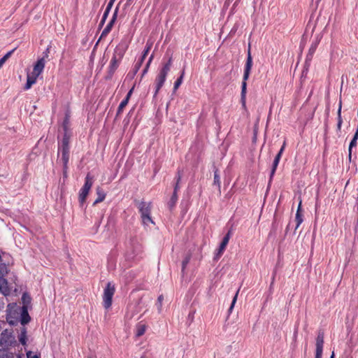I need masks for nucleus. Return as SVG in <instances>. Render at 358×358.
<instances>
[{
  "label": "nucleus",
  "mask_w": 358,
  "mask_h": 358,
  "mask_svg": "<svg viewBox=\"0 0 358 358\" xmlns=\"http://www.w3.org/2000/svg\"><path fill=\"white\" fill-rule=\"evenodd\" d=\"M45 59L41 58L37 61L34 64L31 72L27 73V83L24 87L25 90H29L31 86L36 83L38 77L43 72L45 67Z\"/></svg>",
  "instance_id": "obj_1"
},
{
  "label": "nucleus",
  "mask_w": 358,
  "mask_h": 358,
  "mask_svg": "<svg viewBox=\"0 0 358 358\" xmlns=\"http://www.w3.org/2000/svg\"><path fill=\"white\" fill-rule=\"evenodd\" d=\"M171 66V58L169 59V62L164 64L162 69H161L159 73L158 74L156 78V93L159 92L160 88L163 86L166 76L170 71Z\"/></svg>",
  "instance_id": "obj_2"
},
{
  "label": "nucleus",
  "mask_w": 358,
  "mask_h": 358,
  "mask_svg": "<svg viewBox=\"0 0 358 358\" xmlns=\"http://www.w3.org/2000/svg\"><path fill=\"white\" fill-rule=\"evenodd\" d=\"M92 184L93 178L90 174H87L85 178V182L79 193V201L81 204L85 202Z\"/></svg>",
  "instance_id": "obj_3"
},
{
  "label": "nucleus",
  "mask_w": 358,
  "mask_h": 358,
  "mask_svg": "<svg viewBox=\"0 0 358 358\" xmlns=\"http://www.w3.org/2000/svg\"><path fill=\"white\" fill-rule=\"evenodd\" d=\"M114 294L115 287L110 282H108L104 289L103 295V304L106 309H108L111 306Z\"/></svg>",
  "instance_id": "obj_4"
},
{
  "label": "nucleus",
  "mask_w": 358,
  "mask_h": 358,
  "mask_svg": "<svg viewBox=\"0 0 358 358\" xmlns=\"http://www.w3.org/2000/svg\"><path fill=\"white\" fill-rule=\"evenodd\" d=\"M14 341V337L12 334L7 330L1 334L0 345L3 348H8L12 345Z\"/></svg>",
  "instance_id": "obj_5"
},
{
  "label": "nucleus",
  "mask_w": 358,
  "mask_h": 358,
  "mask_svg": "<svg viewBox=\"0 0 358 358\" xmlns=\"http://www.w3.org/2000/svg\"><path fill=\"white\" fill-rule=\"evenodd\" d=\"M324 339L322 336H317L316 339V352L315 358H322L323 351Z\"/></svg>",
  "instance_id": "obj_6"
},
{
  "label": "nucleus",
  "mask_w": 358,
  "mask_h": 358,
  "mask_svg": "<svg viewBox=\"0 0 358 358\" xmlns=\"http://www.w3.org/2000/svg\"><path fill=\"white\" fill-rule=\"evenodd\" d=\"M252 59L251 57L250 51L249 50L247 62H246V65H245V69L244 76H243V79L245 80H247L249 78L250 70L252 69Z\"/></svg>",
  "instance_id": "obj_7"
},
{
  "label": "nucleus",
  "mask_w": 358,
  "mask_h": 358,
  "mask_svg": "<svg viewBox=\"0 0 358 358\" xmlns=\"http://www.w3.org/2000/svg\"><path fill=\"white\" fill-rule=\"evenodd\" d=\"M138 208L141 215L150 214L151 204L150 203L141 201L138 203Z\"/></svg>",
  "instance_id": "obj_8"
},
{
  "label": "nucleus",
  "mask_w": 358,
  "mask_h": 358,
  "mask_svg": "<svg viewBox=\"0 0 358 358\" xmlns=\"http://www.w3.org/2000/svg\"><path fill=\"white\" fill-rule=\"evenodd\" d=\"M11 289L8 285V282L6 279L0 278V292L4 296H8L10 294Z\"/></svg>",
  "instance_id": "obj_9"
},
{
  "label": "nucleus",
  "mask_w": 358,
  "mask_h": 358,
  "mask_svg": "<svg viewBox=\"0 0 358 358\" xmlns=\"http://www.w3.org/2000/svg\"><path fill=\"white\" fill-rule=\"evenodd\" d=\"M68 140L64 138L63 140V148H62V160L64 165L66 166L69 161V147Z\"/></svg>",
  "instance_id": "obj_10"
},
{
  "label": "nucleus",
  "mask_w": 358,
  "mask_h": 358,
  "mask_svg": "<svg viewBox=\"0 0 358 358\" xmlns=\"http://www.w3.org/2000/svg\"><path fill=\"white\" fill-rule=\"evenodd\" d=\"M229 235L227 234L224 238L223 241H222V243L220 244V248L218 250L217 255L218 257H220L222 255L223 252L224 251V250L226 248L227 245L229 243Z\"/></svg>",
  "instance_id": "obj_11"
},
{
  "label": "nucleus",
  "mask_w": 358,
  "mask_h": 358,
  "mask_svg": "<svg viewBox=\"0 0 358 358\" xmlns=\"http://www.w3.org/2000/svg\"><path fill=\"white\" fill-rule=\"evenodd\" d=\"M96 194H97V198L95 200V201L94 203V205L103 201L105 199V197H106V194L99 187H98L96 189Z\"/></svg>",
  "instance_id": "obj_12"
},
{
  "label": "nucleus",
  "mask_w": 358,
  "mask_h": 358,
  "mask_svg": "<svg viewBox=\"0 0 358 358\" xmlns=\"http://www.w3.org/2000/svg\"><path fill=\"white\" fill-rule=\"evenodd\" d=\"M133 90H134V87H132L130 91L128 92L127 95V97L126 99L122 101L121 102V103L120 104L119 106V108H118V112L120 113V111H122L123 110V108L127 106V103H128V101L132 94V92H133Z\"/></svg>",
  "instance_id": "obj_13"
},
{
  "label": "nucleus",
  "mask_w": 358,
  "mask_h": 358,
  "mask_svg": "<svg viewBox=\"0 0 358 358\" xmlns=\"http://www.w3.org/2000/svg\"><path fill=\"white\" fill-rule=\"evenodd\" d=\"M30 317L28 315L27 309L26 307L22 308V320L21 322L22 324H27L29 322Z\"/></svg>",
  "instance_id": "obj_14"
},
{
  "label": "nucleus",
  "mask_w": 358,
  "mask_h": 358,
  "mask_svg": "<svg viewBox=\"0 0 358 358\" xmlns=\"http://www.w3.org/2000/svg\"><path fill=\"white\" fill-rule=\"evenodd\" d=\"M146 331V326L144 324H139L136 327V336H143Z\"/></svg>",
  "instance_id": "obj_15"
},
{
  "label": "nucleus",
  "mask_w": 358,
  "mask_h": 358,
  "mask_svg": "<svg viewBox=\"0 0 358 358\" xmlns=\"http://www.w3.org/2000/svg\"><path fill=\"white\" fill-rule=\"evenodd\" d=\"M22 303H23L22 308L26 307L27 309L28 306H29V304L31 303V297L27 294H24L22 295Z\"/></svg>",
  "instance_id": "obj_16"
},
{
  "label": "nucleus",
  "mask_w": 358,
  "mask_h": 358,
  "mask_svg": "<svg viewBox=\"0 0 358 358\" xmlns=\"http://www.w3.org/2000/svg\"><path fill=\"white\" fill-rule=\"evenodd\" d=\"M341 108H342V102L340 101L339 105H338V128L340 129L343 122L342 118H341Z\"/></svg>",
  "instance_id": "obj_17"
},
{
  "label": "nucleus",
  "mask_w": 358,
  "mask_h": 358,
  "mask_svg": "<svg viewBox=\"0 0 358 358\" xmlns=\"http://www.w3.org/2000/svg\"><path fill=\"white\" fill-rule=\"evenodd\" d=\"M301 203L300 202L299 205L298 210H297V213L296 215V221L297 222L296 228H298L300 226V224H301V222L303 221L301 215L300 214V212H299L300 208H301Z\"/></svg>",
  "instance_id": "obj_18"
},
{
  "label": "nucleus",
  "mask_w": 358,
  "mask_h": 358,
  "mask_svg": "<svg viewBox=\"0 0 358 358\" xmlns=\"http://www.w3.org/2000/svg\"><path fill=\"white\" fill-rule=\"evenodd\" d=\"M14 357L15 355L13 353L0 350V358H14Z\"/></svg>",
  "instance_id": "obj_19"
},
{
  "label": "nucleus",
  "mask_w": 358,
  "mask_h": 358,
  "mask_svg": "<svg viewBox=\"0 0 358 358\" xmlns=\"http://www.w3.org/2000/svg\"><path fill=\"white\" fill-rule=\"evenodd\" d=\"M19 340H20V342L23 345H26L27 338V335H26V330L24 329L22 331V332L19 336Z\"/></svg>",
  "instance_id": "obj_20"
},
{
  "label": "nucleus",
  "mask_w": 358,
  "mask_h": 358,
  "mask_svg": "<svg viewBox=\"0 0 358 358\" xmlns=\"http://www.w3.org/2000/svg\"><path fill=\"white\" fill-rule=\"evenodd\" d=\"M280 159V155H277V156L275 157V160L273 162V169H272V171H271V176L274 174V173L275 171V169L278 165Z\"/></svg>",
  "instance_id": "obj_21"
},
{
  "label": "nucleus",
  "mask_w": 358,
  "mask_h": 358,
  "mask_svg": "<svg viewBox=\"0 0 358 358\" xmlns=\"http://www.w3.org/2000/svg\"><path fill=\"white\" fill-rule=\"evenodd\" d=\"M141 217L144 224L148 225L150 223H153L150 214L141 215Z\"/></svg>",
  "instance_id": "obj_22"
},
{
  "label": "nucleus",
  "mask_w": 358,
  "mask_h": 358,
  "mask_svg": "<svg viewBox=\"0 0 358 358\" xmlns=\"http://www.w3.org/2000/svg\"><path fill=\"white\" fill-rule=\"evenodd\" d=\"M8 273V268L6 264L2 262V260L0 262V275H3Z\"/></svg>",
  "instance_id": "obj_23"
},
{
  "label": "nucleus",
  "mask_w": 358,
  "mask_h": 358,
  "mask_svg": "<svg viewBox=\"0 0 358 358\" xmlns=\"http://www.w3.org/2000/svg\"><path fill=\"white\" fill-rule=\"evenodd\" d=\"M12 51L8 52L6 55H5L1 59H0V69L2 67V66L4 64V63L7 61V59L10 57L12 54Z\"/></svg>",
  "instance_id": "obj_24"
},
{
  "label": "nucleus",
  "mask_w": 358,
  "mask_h": 358,
  "mask_svg": "<svg viewBox=\"0 0 358 358\" xmlns=\"http://www.w3.org/2000/svg\"><path fill=\"white\" fill-rule=\"evenodd\" d=\"M183 75H184V73H182L180 77L176 81V83L174 84V87H173L174 91L177 90L178 88L179 87V86L181 85V83L182 82Z\"/></svg>",
  "instance_id": "obj_25"
},
{
  "label": "nucleus",
  "mask_w": 358,
  "mask_h": 358,
  "mask_svg": "<svg viewBox=\"0 0 358 358\" xmlns=\"http://www.w3.org/2000/svg\"><path fill=\"white\" fill-rule=\"evenodd\" d=\"M356 145H357V140L352 139L350 144L349 150H348L350 160L351 159V157H352V147L356 146Z\"/></svg>",
  "instance_id": "obj_26"
},
{
  "label": "nucleus",
  "mask_w": 358,
  "mask_h": 358,
  "mask_svg": "<svg viewBox=\"0 0 358 358\" xmlns=\"http://www.w3.org/2000/svg\"><path fill=\"white\" fill-rule=\"evenodd\" d=\"M119 63V60L116 58V57H114L110 62L111 66L113 69H116Z\"/></svg>",
  "instance_id": "obj_27"
},
{
  "label": "nucleus",
  "mask_w": 358,
  "mask_h": 358,
  "mask_svg": "<svg viewBox=\"0 0 358 358\" xmlns=\"http://www.w3.org/2000/svg\"><path fill=\"white\" fill-rule=\"evenodd\" d=\"M246 86H247L246 80H245L243 79V82L242 83V91H241V94H242V96L243 97L245 96V93H246Z\"/></svg>",
  "instance_id": "obj_28"
},
{
  "label": "nucleus",
  "mask_w": 358,
  "mask_h": 358,
  "mask_svg": "<svg viewBox=\"0 0 358 358\" xmlns=\"http://www.w3.org/2000/svg\"><path fill=\"white\" fill-rule=\"evenodd\" d=\"M27 358H40L39 355L34 354L31 351H28L27 352Z\"/></svg>",
  "instance_id": "obj_29"
},
{
  "label": "nucleus",
  "mask_w": 358,
  "mask_h": 358,
  "mask_svg": "<svg viewBox=\"0 0 358 358\" xmlns=\"http://www.w3.org/2000/svg\"><path fill=\"white\" fill-rule=\"evenodd\" d=\"M238 292H237V293L236 294V295L234 296V299H233V301H232L231 305V306H230V308H229V311H231V310H232V309H233V308H234V305H235V303H236V300H237V297H238Z\"/></svg>",
  "instance_id": "obj_30"
},
{
  "label": "nucleus",
  "mask_w": 358,
  "mask_h": 358,
  "mask_svg": "<svg viewBox=\"0 0 358 358\" xmlns=\"http://www.w3.org/2000/svg\"><path fill=\"white\" fill-rule=\"evenodd\" d=\"M189 258H187L185 260H184L182 262V268L184 269L185 268V266H187V264H188L189 262Z\"/></svg>",
  "instance_id": "obj_31"
},
{
  "label": "nucleus",
  "mask_w": 358,
  "mask_h": 358,
  "mask_svg": "<svg viewBox=\"0 0 358 358\" xmlns=\"http://www.w3.org/2000/svg\"><path fill=\"white\" fill-rule=\"evenodd\" d=\"M150 50V47H148L145 50V52L143 54V59H144L145 57V56L147 55V54L148 53Z\"/></svg>",
  "instance_id": "obj_32"
},
{
  "label": "nucleus",
  "mask_w": 358,
  "mask_h": 358,
  "mask_svg": "<svg viewBox=\"0 0 358 358\" xmlns=\"http://www.w3.org/2000/svg\"><path fill=\"white\" fill-rule=\"evenodd\" d=\"M284 148H285V143L283 144L282 147L281 148L280 152L278 154V155H280V157H281V155H282V152L284 150Z\"/></svg>",
  "instance_id": "obj_33"
},
{
  "label": "nucleus",
  "mask_w": 358,
  "mask_h": 358,
  "mask_svg": "<svg viewBox=\"0 0 358 358\" xmlns=\"http://www.w3.org/2000/svg\"><path fill=\"white\" fill-rule=\"evenodd\" d=\"M214 180L215 182L219 181V176L216 173L215 174Z\"/></svg>",
  "instance_id": "obj_34"
},
{
  "label": "nucleus",
  "mask_w": 358,
  "mask_h": 358,
  "mask_svg": "<svg viewBox=\"0 0 358 358\" xmlns=\"http://www.w3.org/2000/svg\"><path fill=\"white\" fill-rule=\"evenodd\" d=\"M114 1H115V0H110V2H109L108 6V8L112 6V5H113Z\"/></svg>",
  "instance_id": "obj_35"
},
{
  "label": "nucleus",
  "mask_w": 358,
  "mask_h": 358,
  "mask_svg": "<svg viewBox=\"0 0 358 358\" xmlns=\"http://www.w3.org/2000/svg\"><path fill=\"white\" fill-rule=\"evenodd\" d=\"M164 299V296L162 295H160L159 297H158V301L161 303Z\"/></svg>",
  "instance_id": "obj_36"
},
{
  "label": "nucleus",
  "mask_w": 358,
  "mask_h": 358,
  "mask_svg": "<svg viewBox=\"0 0 358 358\" xmlns=\"http://www.w3.org/2000/svg\"><path fill=\"white\" fill-rule=\"evenodd\" d=\"M357 138H358V133H357V131H356L352 139L357 140Z\"/></svg>",
  "instance_id": "obj_37"
},
{
  "label": "nucleus",
  "mask_w": 358,
  "mask_h": 358,
  "mask_svg": "<svg viewBox=\"0 0 358 358\" xmlns=\"http://www.w3.org/2000/svg\"><path fill=\"white\" fill-rule=\"evenodd\" d=\"M15 305L14 304H10L8 305V310L9 311H10V309L14 308Z\"/></svg>",
  "instance_id": "obj_38"
},
{
  "label": "nucleus",
  "mask_w": 358,
  "mask_h": 358,
  "mask_svg": "<svg viewBox=\"0 0 358 358\" xmlns=\"http://www.w3.org/2000/svg\"><path fill=\"white\" fill-rule=\"evenodd\" d=\"M152 59V56L150 58V60H149V62H148V65H147V67L149 66V64H150V62H151Z\"/></svg>",
  "instance_id": "obj_39"
},
{
  "label": "nucleus",
  "mask_w": 358,
  "mask_h": 358,
  "mask_svg": "<svg viewBox=\"0 0 358 358\" xmlns=\"http://www.w3.org/2000/svg\"><path fill=\"white\" fill-rule=\"evenodd\" d=\"M334 357H335V355H334V352H333L331 354V358H334Z\"/></svg>",
  "instance_id": "obj_40"
},
{
  "label": "nucleus",
  "mask_w": 358,
  "mask_h": 358,
  "mask_svg": "<svg viewBox=\"0 0 358 358\" xmlns=\"http://www.w3.org/2000/svg\"><path fill=\"white\" fill-rule=\"evenodd\" d=\"M128 1H131V0H127Z\"/></svg>",
  "instance_id": "obj_41"
},
{
  "label": "nucleus",
  "mask_w": 358,
  "mask_h": 358,
  "mask_svg": "<svg viewBox=\"0 0 358 358\" xmlns=\"http://www.w3.org/2000/svg\"><path fill=\"white\" fill-rule=\"evenodd\" d=\"M20 358H21V357H20Z\"/></svg>",
  "instance_id": "obj_42"
}]
</instances>
